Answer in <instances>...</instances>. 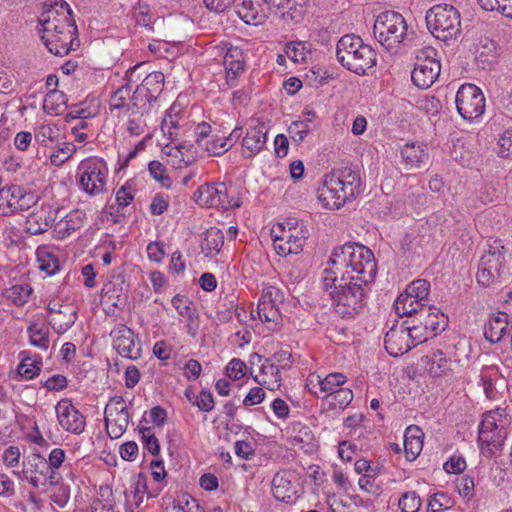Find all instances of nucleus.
Listing matches in <instances>:
<instances>
[{
    "mask_svg": "<svg viewBox=\"0 0 512 512\" xmlns=\"http://www.w3.org/2000/svg\"><path fill=\"white\" fill-rule=\"evenodd\" d=\"M505 253V247L500 239H494L488 244V249L485 250L479 261L476 275L479 284L489 287L500 277L505 263Z\"/></svg>",
    "mask_w": 512,
    "mask_h": 512,
    "instance_id": "423d86ee",
    "label": "nucleus"
},
{
    "mask_svg": "<svg viewBox=\"0 0 512 512\" xmlns=\"http://www.w3.org/2000/svg\"><path fill=\"white\" fill-rule=\"evenodd\" d=\"M373 32L382 46L390 52H396L407 37V24L401 14L385 11L377 16Z\"/></svg>",
    "mask_w": 512,
    "mask_h": 512,
    "instance_id": "39448f33",
    "label": "nucleus"
},
{
    "mask_svg": "<svg viewBox=\"0 0 512 512\" xmlns=\"http://www.w3.org/2000/svg\"><path fill=\"white\" fill-rule=\"evenodd\" d=\"M261 372L265 376H271L273 378V380H271L269 382L266 380L261 381V380H258L257 377H255L254 379L257 383L267 387L270 390H274L275 388L280 387V381H281L280 371H279L278 366L275 365L272 361L267 359L266 364H263L261 367Z\"/></svg>",
    "mask_w": 512,
    "mask_h": 512,
    "instance_id": "a19ab883",
    "label": "nucleus"
},
{
    "mask_svg": "<svg viewBox=\"0 0 512 512\" xmlns=\"http://www.w3.org/2000/svg\"><path fill=\"white\" fill-rule=\"evenodd\" d=\"M86 219V214L81 210H74L55 224V230L61 238L71 235L80 230Z\"/></svg>",
    "mask_w": 512,
    "mask_h": 512,
    "instance_id": "cd10ccee",
    "label": "nucleus"
},
{
    "mask_svg": "<svg viewBox=\"0 0 512 512\" xmlns=\"http://www.w3.org/2000/svg\"><path fill=\"white\" fill-rule=\"evenodd\" d=\"M454 502L446 493L437 492L430 496L427 504V512H437L442 509L452 508Z\"/></svg>",
    "mask_w": 512,
    "mask_h": 512,
    "instance_id": "de8ad7c7",
    "label": "nucleus"
},
{
    "mask_svg": "<svg viewBox=\"0 0 512 512\" xmlns=\"http://www.w3.org/2000/svg\"><path fill=\"white\" fill-rule=\"evenodd\" d=\"M68 385L66 376L62 374H55L43 382V387L47 391H61L64 390Z\"/></svg>",
    "mask_w": 512,
    "mask_h": 512,
    "instance_id": "052dcab7",
    "label": "nucleus"
},
{
    "mask_svg": "<svg viewBox=\"0 0 512 512\" xmlns=\"http://www.w3.org/2000/svg\"><path fill=\"white\" fill-rule=\"evenodd\" d=\"M30 343L42 350L49 347V330L46 327H39L38 324H32L27 330Z\"/></svg>",
    "mask_w": 512,
    "mask_h": 512,
    "instance_id": "79ce46f5",
    "label": "nucleus"
},
{
    "mask_svg": "<svg viewBox=\"0 0 512 512\" xmlns=\"http://www.w3.org/2000/svg\"><path fill=\"white\" fill-rule=\"evenodd\" d=\"M37 258L39 262V269L45 271L48 275L55 274L60 268L57 256L48 251L45 247L38 248Z\"/></svg>",
    "mask_w": 512,
    "mask_h": 512,
    "instance_id": "4c0bfd02",
    "label": "nucleus"
},
{
    "mask_svg": "<svg viewBox=\"0 0 512 512\" xmlns=\"http://www.w3.org/2000/svg\"><path fill=\"white\" fill-rule=\"evenodd\" d=\"M317 385L320 392L331 394L340 389L339 387L346 383L347 377L342 373H330L324 379L317 376Z\"/></svg>",
    "mask_w": 512,
    "mask_h": 512,
    "instance_id": "58836bf2",
    "label": "nucleus"
},
{
    "mask_svg": "<svg viewBox=\"0 0 512 512\" xmlns=\"http://www.w3.org/2000/svg\"><path fill=\"white\" fill-rule=\"evenodd\" d=\"M466 468V461L462 457H451L447 462L444 464V470L447 473H454L458 474L465 470Z\"/></svg>",
    "mask_w": 512,
    "mask_h": 512,
    "instance_id": "338daca9",
    "label": "nucleus"
},
{
    "mask_svg": "<svg viewBox=\"0 0 512 512\" xmlns=\"http://www.w3.org/2000/svg\"><path fill=\"white\" fill-rule=\"evenodd\" d=\"M130 414L122 397L115 399L113 405L105 408V425L111 438H119L126 431Z\"/></svg>",
    "mask_w": 512,
    "mask_h": 512,
    "instance_id": "ddd939ff",
    "label": "nucleus"
},
{
    "mask_svg": "<svg viewBox=\"0 0 512 512\" xmlns=\"http://www.w3.org/2000/svg\"><path fill=\"white\" fill-rule=\"evenodd\" d=\"M67 101L63 92L52 89L44 98L43 108L50 115H60L67 108Z\"/></svg>",
    "mask_w": 512,
    "mask_h": 512,
    "instance_id": "2f4dec72",
    "label": "nucleus"
},
{
    "mask_svg": "<svg viewBox=\"0 0 512 512\" xmlns=\"http://www.w3.org/2000/svg\"><path fill=\"white\" fill-rule=\"evenodd\" d=\"M192 404L196 405L201 411L209 412L213 410L215 403L212 394L209 391L202 390Z\"/></svg>",
    "mask_w": 512,
    "mask_h": 512,
    "instance_id": "680f3d73",
    "label": "nucleus"
},
{
    "mask_svg": "<svg viewBox=\"0 0 512 512\" xmlns=\"http://www.w3.org/2000/svg\"><path fill=\"white\" fill-rule=\"evenodd\" d=\"M287 225L289 226L288 230L282 223L273 226L271 229L273 246L280 256L300 253L306 240L302 227L300 229L293 227V223L290 221L287 222Z\"/></svg>",
    "mask_w": 512,
    "mask_h": 512,
    "instance_id": "1a4fd4ad",
    "label": "nucleus"
},
{
    "mask_svg": "<svg viewBox=\"0 0 512 512\" xmlns=\"http://www.w3.org/2000/svg\"><path fill=\"white\" fill-rule=\"evenodd\" d=\"M41 213H33L27 219V231L32 235L41 234L48 230V228L53 224L54 219L51 217L45 216L43 219V224H39V220H42Z\"/></svg>",
    "mask_w": 512,
    "mask_h": 512,
    "instance_id": "a18cd8bd",
    "label": "nucleus"
},
{
    "mask_svg": "<svg viewBox=\"0 0 512 512\" xmlns=\"http://www.w3.org/2000/svg\"><path fill=\"white\" fill-rule=\"evenodd\" d=\"M405 329H407V334H409V341L412 347L427 341L431 337L419 324H414L412 327H405Z\"/></svg>",
    "mask_w": 512,
    "mask_h": 512,
    "instance_id": "13d9d810",
    "label": "nucleus"
},
{
    "mask_svg": "<svg viewBox=\"0 0 512 512\" xmlns=\"http://www.w3.org/2000/svg\"><path fill=\"white\" fill-rule=\"evenodd\" d=\"M128 99H131V86L129 84L122 85L110 97L109 106L111 111L123 110L130 111L132 109V102L126 103Z\"/></svg>",
    "mask_w": 512,
    "mask_h": 512,
    "instance_id": "72a5a7b5",
    "label": "nucleus"
},
{
    "mask_svg": "<svg viewBox=\"0 0 512 512\" xmlns=\"http://www.w3.org/2000/svg\"><path fill=\"white\" fill-rule=\"evenodd\" d=\"M425 20L429 31L439 40L448 41L460 34V13L450 4L431 7L426 12Z\"/></svg>",
    "mask_w": 512,
    "mask_h": 512,
    "instance_id": "20e7f679",
    "label": "nucleus"
},
{
    "mask_svg": "<svg viewBox=\"0 0 512 512\" xmlns=\"http://www.w3.org/2000/svg\"><path fill=\"white\" fill-rule=\"evenodd\" d=\"M267 133L268 128L263 122H257L256 125L247 130L242 141L244 151L248 152L247 155L244 154L245 157H252L263 149L267 140Z\"/></svg>",
    "mask_w": 512,
    "mask_h": 512,
    "instance_id": "4be33fe9",
    "label": "nucleus"
},
{
    "mask_svg": "<svg viewBox=\"0 0 512 512\" xmlns=\"http://www.w3.org/2000/svg\"><path fill=\"white\" fill-rule=\"evenodd\" d=\"M384 344L387 352L393 357L403 355L412 348L409 334L403 325L391 327L385 334Z\"/></svg>",
    "mask_w": 512,
    "mask_h": 512,
    "instance_id": "aec40b11",
    "label": "nucleus"
},
{
    "mask_svg": "<svg viewBox=\"0 0 512 512\" xmlns=\"http://www.w3.org/2000/svg\"><path fill=\"white\" fill-rule=\"evenodd\" d=\"M450 368V361L441 351L433 353L430 360L429 372L434 377H440L446 374Z\"/></svg>",
    "mask_w": 512,
    "mask_h": 512,
    "instance_id": "49530a36",
    "label": "nucleus"
},
{
    "mask_svg": "<svg viewBox=\"0 0 512 512\" xmlns=\"http://www.w3.org/2000/svg\"><path fill=\"white\" fill-rule=\"evenodd\" d=\"M361 193V178L358 170L343 167L325 176L319 191V199L329 209H339Z\"/></svg>",
    "mask_w": 512,
    "mask_h": 512,
    "instance_id": "f03ea898",
    "label": "nucleus"
},
{
    "mask_svg": "<svg viewBox=\"0 0 512 512\" xmlns=\"http://www.w3.org/2000/svg\"><path fill=\"white\" fill-rule=\"evenodd\" d=\"M55 18L53 17L51 21L46 24L42 25L43 27V34H54L58 33L60 31H72L77 32V26L75 23V20L73 21H60V23H57L54 21Z\"/></svg>",
    "mask_w": 512,
    "mask_h": 512,
    "instance_id": "603ef678",
    "label": "nucleus"
},
{
    "mask_svg": "<svg viewBox=\"0 0 512 512\" xmlns=\"http://www.w3.org/2000/svg\"><path fill=\"white\" fill-rule=\"evenodd\" d=\"M456 107L465 120L479 118L485 110V98L481 89L470 83L462 85L456 94Z\"/></svg>",
    "mask_w": 512,
    "mask_h": 512,
    "instance_id": "9d476101",
    "label": "nucleus"
},
{
    "mask_svg": "<svg viewBox=\"0 0 512 512\" xmlns=\"http://www.w3.org/2000/svg\"><path fill=\"white\" fill-rule=\"evenodd\" d=\"M55 18V22L60 23V21H73L75 20L73 17V12L68 5V3L64 0H49L44 3V10L41 14L39 22L41 25H46L48 21Z\"/></svg>",
    "mask_w": 512,
    "mask_h": 512,
    "instance_id": "5701e85b",
    "label": "nucleus"
},
{
    "mask_svg": "<svg viewBox=\"0 0 512 512\" xmlns=\"http://www.w3.org/2000/svg\"><path fill=\"white\" fill-rule=\"evenodd\" d=\"M293 474L290 471L278 472L272 480V492L276 500L292 503L297 498L296 485L292 482Z\"/></svg>",
    "mask_w": 512,
    "mask_h": 512,
    "instance_id": "6ab92c4d",
    "label": "nucleus"
},
{
    "mask_svg": "<svg viewBox=\"0 0 512 512\" xmlns=\"http://www.w3.org/2000/svg\"><path fill=\"white\" fill-rule=\"evenodd\" d=\"M223 244V232L216 227H211L205 233V237L201 243V248L206 256L212 257L220 252Z\"/></svg>",
    "mask_w": 512,
    "mask_h": 512,
    "instance_id": "7c9ffc66",
    "label": "nucleus"
},
{
    "mask_svg": "<svg viewBox=\"0 0 512 512\" xmlns=\"http://www.w3.org/2000/svg\"><path fill=\"white\" fill-rule=\"evenodd\" d=\"M37 197L18 185H8L0 189V209L3 214L25 211L36 204Z\"/></svg>",
    "mask_w": 512,
    "mask_h": 512,
    "instance_id": "9b49d317",
    "label": "nucleus"
},
{
    "mask_svg": "<svg viewBox=\"0 0 512 512\" xmlns=\"http://www.w3.org/2000/svg\"><path fill=\"white\" fill-rule=\"evenodd\" d=\"M499 155L503 158L512 157V130H506L499 139Z\"/></svg>",
    "mask_w": 512,
    "mask_h": 512,
    "instance_id": "e2e57ef3",
    "label": "nucleus"
},
{
    "mask_svg": "<svg viewBox=\"0 0 512 512\" xmlns=\"http://www.w3.org/2000/svg\"><path fill=\"white\" fill-rule=\"evenodd\" d=\"M110 336L113 339V347L122 356L136 360L141 357V347L135 343L134 332L125 325L115 327Z\"/></svg>",
    "mask_w": 512,
    "mask_h": 512,
    "instance_id": "2eb2a0df",
    "label": "nucleus"
},
{
    "mask_svg": "<svg viewBox=\"0 0 512 512\" xmlns=\"http://www.w3.org/2000/svg\"><path fill=\"white\" fill-rule=\"evenodd\" d=\"M423 446L422 439L408 440L404 439V452L408 461H413L420 454Z\"/></svg>",
    "mask_w": 512,
    "mask_h": 512,
    "instance_id": "bf43d9fd",
    "label": "nucleus"
},
{
    "mask_svg": "<svg viewBox=\"0 0 512 512\" xmlns=\"http://www.w3.org/2000/svg\"><path fill=\"white\" fill-rule=\"evenodd\" d=\"M421 507V498L415 491L405 492L399 499V508L402 512H417Z\"/></svg>",
    "mask_w": 512,
    "mask_h": 512,
    "instance_id": "8fccbe9b",
    "label": "nucleus"
},
{
    "mask_svg": "<svg viewBox=\"0 0 512 512\" xmlns=\"http://www.w3.org/2000/svg\"><path fill=\"white\" fill-rule=\"evenodd\" d=\"M132 499H129V495L125 493L126 500H127V507L132 509V507H140L141 503L143 502L144 495L147 494V497H155L156 494H152L148 492L147 487V479L144 475L139 474L137 479L134 482L133 490L131 491Z\"/></svg>",
    "mask_w": 512,
    "mask_h": 512,
    "instance_id": "473e14b6",
    "label": "nucleus"
},
{
    "mask_svg": "<svg viewBox=\"0 0 512 512\" xmlns=\"http://www.w3.org/2000/svg\"><path fill=\"white\" fill-rule=\"evenodd\" d=\"M42 360L33 359L29 356H23L20 364L17 367V373L27 379H33L35 376L39 375L41 371Z\"/></svg>",
    "mask_w": 512,
    "mask_h": 512,
    "instance_id": "ea45409f",
    "label": "nucleus"
},
{
    "mask_svg": "<svg viewBox=\"0 0 512 512\" xmlns=\"http://www.w3.org/2000/svg\"><path fill=\"white\" fill-rule=\"evenodd\" d=\"M474 480L464 475L456 480V488L462 497L471 499L474 496Z\"/></svg>",
    "mask_w": 512,
    "mask_h": 512,
    "instance_id": "4d7b16f0",
    "label": "nucleus"
},
{
    "mask_svg": "<svg viewBox=\"0 0 512 512\" xmlns=\"http://www.w3.org/2000/svg\"><path fill=\"white\" fill-rule=\"evenodd\" d=\"M265 4L270 8L275 9H287L282 12L284 19H289L293 22H299L302 20L307 0H263Z\"/></svg>",
    "mask_w": 512,
    "mask_h": 512,
    "instance_id": "393cba45",
    "label": "nucleus"
},
{
    "mask_svg": "<svg viewBox=\"0 0 512 512\" xmlns=\"http://www.w3.org/2000/svg\"><path fill=\"white\" fill-rule=\"evenodd\" d=\"M41 38L47 49L57 56H65L80 46L78 31H60L54 34H43Z\"/></svg>",
    "mask_w": 512,
    "mask_h": 512,
    "instance_id": "f3484780",
    "label": "nucleus"
},
{
    "mask_svg": "<svg viewBox=\"0 0 512 512\" xmlns=\"http://www.w3.org/2000/svg\"><path fill=\"white\" fill-rule=\"evenodd\" d=\"M436 56V50L430 46L417 51L416 63L411 73L412 81L417 87L428 89L439 77L441 65Z\"/></svg>",
    "mask_w": 512,
    "mask_h": 512,
    "instance_id": "0eeeda50",
    "label": "nucleus"
},
{
    "mask_svg": "<svg viewBox=\"0 0 512 512\" xmlns=\"http://www.w3.org/2000/svg\"><path fill=\"white\" fill-rule=\"evenodd\" d=\"M327 264L322 280L334 311L343 318L358 315L377 273L373 252L364 245L346 243L333 250Z\"/></svg>",
    "mask_w": 512,
    "mask_h": 512,
    "instance_id": "f257e3e1",
    "label": "nucleus"
},
{
    "mask_svg": "<svg viewBox=\"0 0 512 512\" xmlns=\"http://www.w3.org/2000/svg\"><path fill=\"white\" fill-rule=\"evenodd\" d=\"M197 202L212 208L228 209L232 207L225 183L205 184L199 187Z\"/></svg>",
    "mask_w": 512,
    "mask_h": 512,
    "instance_id": "dca6fc26",
    "label": "nucleus"
},
{
    "mask_svg": "<svg viewBox=\"0 0 512 512\" xmlns=\"http://www.w3.org/2000/svg\"><path fill=\"white\" fill-rule=\"evenodd\" d=\"M309 131V124L305 121L293 122L288 129L291 139L297 143L303 141Z\"/></svg>",
    "mask_w": 512,
    "mask_h": 512,
    "instance_id": "6e6d98bb",
    "label": "nucleus"
},
{
    "mask_svg": "<svg viewBox=\"0 0 512 512\" xmlns=\"http://www.w3.org/2000/svg\"><path fill=\"white\" fill-rule=\"evenodd\" d=\"M81 171L79 185L91 196L102 193L106 190L108 167L101 158H89L83 160L79 165Z\"/></svg>",
    "mask_w": 512,
    "mask_h": 512,
    "instance_id": "6e6552de",
    "label": "nucleus"
},
{
    "mask_svg": "<svg viewBox=\"0 0 512 512\" xmlns=\"http://www.w3.org/2000/svg\"><path fill=\"white\" fill-rule=\"evenodd\" d=\"M50 470L47 460L40 454H32L28 462V467L23 470V476L28 481L31 475L43 478Z\"/></svg>",
    "mask_w": 512,
    "mask_h": 512,
    "instance_id": "e433bc0d",
    "label": "nucleus"
},
{
    "mask_svg": "<svg viewBox=\"0 0 512 512\" xmlns=\"http://www.w3.org/2000/svg\"><path fill=\"white\" fill-rule=\"evenodd\" d=\"M245 363L237 358L232 359L227 366V376L232 379H240L244 375Z\"/></svg>",
    "mask_w": 512,
    "mask_h": 512,
    "instance_id": "0e129e2a",
    "label": "nucleus"
},
{
    "mask_svg": "<svg viewBox=\"0 0 512 512\" xmlns=\"http://www.w3.org/2000/svg\"><path fill=\"white\" fill-rule=\"evenodd\" d=\"M504 413L505 410L500 408L488 412L480 425V437H484L488 432H493L494 429L498 431L499 437H502L501 433H503V437H505L506 432L504 429L509 424V420Z\"/></svg>",
    "mask_w": 512,
    "mask_h": 512,
    "instance_id": "bb28decb",
    "label": "nucleus"
},
{
    "mask_svg": "<svg viewBox=\"0 0 512 512\" xmlns=\"http://www.w3.org/2000/svg\"><path fill=\"white\" fill-rule=\"evenodd\" d=\"M165 77L160 71H154L148 74L140 85L137 86V95L145 93L147 97L157 100L163 91Z\"/></svg>",
    "mask_w": 512,
    "mask_h": 512,
    "instance_id": "c85d7f7f",
    "label": "nucleus"
},
{
    "mask_svg": "<svg viewBox=\"0 0 512 512\" xmlns=\"http://www.w3.org/2000/svg\"><path fill=\"white\" fill-rule=\"evenodd\" d=\"M430 293V282L426 279H416L411 282L401 293L394 303L395 311L400 317L412 316L415 308L406 310L411 306V299L418 298V301H427Z\"/></svg>",
    "mask_w": 512,
    "mask_h": 512,
    "instance_id": "f8f14e48",
    "label": "nucleus"
},
{
    "mask_svg": "<svg viewBox=\"0 0 512 512\" xmlns=\"http://www.w3.org/2000/svg\"><path fill=\"white\" fill-rule=\"evenodd\" d=\"M287 56L294 62H305L307 58V51L302 42H292L286 46Z\"/></svg>",
    "mask_w": 512,
    "mask_h": 512,
    "instance_id": "5fc2aeb1",
    "label": "nucleus"
},
{
    "mask_svg": "<svg viewBox=\"0 0 512 512\" xmlns=\"http://www.w3.org/2000/svg\"><path fill=\"white\" fill-rule=\"evenodd\" d=\"M57 469L58 468L51 467L49 472L44 475L43 478L31 475V477L28 478V482L36 489L40 486H45L46 484H50L52 486L58 485L61 477L57 472Z\"/></svg>",
    "mask_w": 512,
    "mask_h": 512,
    "instance_id": "3c124183",
    "label": "nucleus"
},
{
    "mask_svg": "<svg viewBox=\"0 0 512 512\" xmlns=\"http://www.w3.org/2000/svg\"><path fill=\"white\" fill-rule=\"evenodd\" d=\"M57 419L60 426L73 434H81L85 430L86 419L84 415L76 409L70 399H61L56 407Z\"/></svg>",
    "mask_w": 512,
    "mask_h": 512,
    "instance_id": "4468645a",
    "label": "nucleus"
},
{
    "mask_svg": "<svg viewBox=\"0 0 512 512\" xmlns=\"http://www.w3.org/2000/svg\"><path fill=\"white\" fill-rule=\"evenodd\" d=\"M508 330V315L498 313L492 316L484 327L485 338L491 343L499 342Z\"/></svg>",
    "mask_w": 512,
    "mask_h": 512,
    "instance_id": "c756f323",
    "label": "nucleus"
},
{
    "mask_svg": "<svg viewBox=\"0 0 512 512\" xmlns=\"http://www.w3.org/2000/svg\"><path fill=\"white\" fill-rule=\"evenodd\" d=\"M139 433L141 434L145 448L148 450V452L151 453L152 455H157L160 451V444L158 439L152 433L151 428L140 427Z\"/></svg>",
    "mask_w": 512,
    "mask_h": 512,
    "instance_id": "864d4df0",
    "label": "nucleus"
},
{
    "mask_svg": "<svg viewBox=\"0 0 512 512\" xmlns=\"http://www.w3.org/2000/svg\"><path fill=\"white\" fill-rule=\"evenodd\" d=\"M32 288L28 284H16L6 291V297L16 306H22L28 302Z\"/></svg>",
    "mask_w": 512,
    "mask_h": 512,
    "instance_id": "37998d69",
    "label": "nucleus"
},
{
    "mask_svg": "<svg viewBox=\"0 0 512 512\" xmlns=\"http://www.w3.org/2000/svg\"><path fill=\"white\" fill-rule=\"evenodd\" d=\"M47 310L51 315L49 324L58 334L66 332L75 323L76 312L68 306L51 301L47 306Z\"/></svg>",
    "mask_w": 512,
    "mask_h": 512,
    "instance_id": "a211bd4d",
    "label": "nucleus"
},
{
    "mask_svg": "<svg viewBox=\"0 0 512 512\" xmlns=\"http://www.w3.org/2000/svg\"><path fill=\"white\" fill-rule=\"evenodd\" d=\"M336 56L343 67L359 75L366 74L376 64L374 49L354 34H347L339 39Z\"/></svg>",
    "mask_w": 512,
    "mask_h": 512,
    "instance_id": "7ed1b4c3",
    "label": "nucleus"
},
{
    "mask_svg": "<svg viewBox=\"0 0 512 512\" xmlns=\"http://www.w3.org/2000/svg\"><path fill=\"white\" fill-rule=\"evenodd\" d=\"M416 320L422 326L424 331L430 336L436 335L437 331L443 330L446 324L445 315L435 306L429 305L416 315Z\"/></svg>",
    "mask_w": 512,
    "mask_h": 512,
    "instance_id": "b1692460",
    "label": "nucleus"
},
{
    "mask_svg": "<svg viewBox=\"0 0 512 512\" xmlns=\"http://www.w3.org/2000/svg\"><path fill=\"white\" fill-rule=\"evenodd\" d=\"M172 305L176 311L183 317H186L188 321L194 322L198 318L193 303L185 296L177 294L172 299Z\"/></svg>",
    "mask_w": 512,
    "mask_h": 512,
    "instance_id": "c03bdc74",
    "label": "nucleus"
},
{
    "mask_svg": "<svg viewBox=\"0 0 512 512\" xmlns=\"http://www.w3.org/2000/svg\"><path fill=\"white\" fill-rule=\"evenodd\" d=\"M278 299L259 300L257 314L262 322H273L277 324L280 319L279 309L277 307Z\"/></svg>",
    "mask_w": 512,
    "mask_h": 512,
    "instance_id": "f704fd0d",
    "label": "nucleus"
},
{
    "mask_svg": "<svg viewBox=\"0 0 512 512\" xmlns=\"http://www.w3.org/2000/svg\"><path fill=\"white\" fill-rule=\"evenodd\" d=\"M236 13L238 16L247 24L255 22L259 23L261 17H259L258 7L254 5L252 0H239L234 4Z\"/></svg>",
    "mask_w": 512,
    "mask_h": 512,
    "instance_id": "c9c22d12",
    "label": "nucleus"
},
{
    "mask_svg": "<svg viewBox=\"0 0 512 512\" xmlns=\"http://www.w3.org/2000/svg\"><path fill=\"white\" fill-rule=\"evenodd\" d=\"M400 156L407 170L419 169L429 160L426 146L415 142L406 143L400 149Z\"/></svg>",
    "mask_w": 512,
    "mask_h": 512,
    "instance_id": "412c9836",
    "label": "nucleus"
},
{
    "mask_svg": "<svg viewBox=\"0 0 512 512\" xmlns=\"http://www.w3.org/2000/svg\"><path fill=\"white\" fill-rule=\"evenodd\" d=\"M149 172L151 176L157 180L162 182L163 185H166L165 180L169 181L168 177H165L166 167L159 161H151L148 165Z\"/></svg>",
    "mask_w": 512,
    "mask_h": 512,
    "instance_id": "69168bd1",
    "label": "nucleus"
},
{
    "mask_svg": "<svg viewBox=\"0 0 512 512\" xmlns=\"http://www.w3.org/2000/svg\"><path fill=\"white\" fill-rule=\"evenodd\" d=\"M442 105L438 98L434 96H426L421 101V108L430 115H436L441 109Z\"/></svg>",
    "mask_w": 512,
    "mask_h": 512,
    "instance_id": "774afa93",
    "label": "nucleus"
},
{
    "mask_svg": "<svg viewBox=\"0 0 512 512\" xmlns=\"http://www.w3.org/2000/svg\"><path fill=\"white\" fill-rule=\"evenodd\" d=\"M353 392L347 388H340L331 394H326L323 398L321 408L325 413L342 412L353 400Z\"/></svg>",
    "mask_w": 512,
    "mask_h": 512,
    "instance_id": "a878e982",
    "label": "nucleus"
},
{
    "mask_svg": "<svg viewBox=\"0 0 512 512\" xmlns=\"http://www.w3.org/2000/svg\"><path fill=\"white\" fill-rule=\"evenodd\" d=\"M76 146L73 143L64 142L50 156V161L55 166H60L75 153Z\"/></svg>",
    "mask_w": 512,
    "mask_h": 512,
    "instance_id": "09e8293b",
    "label": "nucleus"
}]
</instances>
